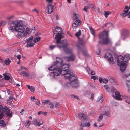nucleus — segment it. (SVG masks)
<instances>
[{
    "label": "nucleus",
    "instance_id": "obj_18",
    "mask_svg": "<svg viewBox=\"0 0 130 130\" xmlns=\"http://www.w3.org/2000/svg\"><path fill=\"white\" fill-rule=\"evenodd\" d=\"M86 119H85V120H83V121L82 122V121L81 123L80 124V126H81L82 127H89L90 126V123L89 122H88V123H87L86 122L84 123L83 122L84 121H86Z\"/></svg>",
    "mask_w": 130,
    "mask_h": 130
},
{
    "label": "nucleus",
    "instance_id": "obj_30",
    "mask_svg": "<svg viewBox=\"0 0 130 130\" xmlns=\"http://www.w3.org/2000/svg\"><path fill=\"white\" fill-rule=\"evenodd\" d=\"M89 29L91 34L94 36L95 32L94 29H93L92 27H89Z\"/></svg>",
    "mask_w": 130,
    "mask_h": 130
},
{
    "label": "nucleus",
    "instance_id": "obj_63",
    "mask_svg": "<svg viewBox=\"0 0 130 130\" xmlns=\"http://www.w3.org/2000/svg\"><path fill=\"white\" fill-rule=\"evenodd\" d=\"M42 113H43V112H41V111H39L38 112V114L39 115H40L41 114H42Z\"/></svg>",
    "mask_w": 130,
    "mask_h": 130
},
{
    "label": "nucleus",
    "instance_id": "obj_25",
    "mask_svg": "<svg viewBox=\"0 0 130 130\" xmlns=\"http://www.w3.org/2000/svg\"><path fill=\"white\" fill-rule=\"evenodd\" d=\"M21 75H22V74H23V76H24L29 77V74L26 72L25 71H23L20 73Z\"/></svg>",
    "mask_w": 130,
    "mask_h": 130
},
{
    "label": "nucleus",
    "instance_id": "obj_48",
    "mask_svg": "<svg viewBox=\"0 0 130 130\" xmlns=\"http://www.w3.org/2000/svg\"><path fill=\"white\" fill-rule=\"evenodd\" d=\"M110 113V111H106L105 112L104 115H108Z\"/></svg>",
    "mask_w": 130,
    "mask_h": 130
},
{
    "label": "nucleus",
    "instance_id": "obj_1",
    "mask_svg": "<svg viewBox=\"0 0 130 130\" xmlns=\"http://www.w3.org/2000/svg\"><path fill=\"white\" fill-rule=\"evenodd\" d=\"M59 60H57V62H59L61 64L59 65V68L60 70L62 75H64L66 79H68L71 82V84L72 87H77L78 86L77 78L73 72L69 71V66L66 64H62L63 60L62 59L58 58Z\"/></svg>",
    "mask_w": 130,
    "mask_h": 130
},
{
    "label": "nucleus",
    "instance_id": "obj_57",
    "mask_svg": "<svg viewBox=\"0 0 130 130\" xmlns=\"http://www.w3.org/2000/svg\"><path fill=\"white\" fill-rule=\"evenodd\" d=\"M21 57V56L20 55H18L17 56V58L19 59V60H20Z\"/></svg>",
    "mask_w": 130,
    "mask_h": 130
},
{
    "label": "nucleus",
    "instance_id": "obj_21",
    "mask_svg": "<svg viewBox=\"0 0 130 130\" xmlns=\"http://www.w3.org/2000/svg\"><path fill=\"white\" fill-rule=\"evenodd\" d=\"M87 71L88 73L90 74L94 75L95 74V72L94 71L92 70H90L89 68H87Z\"/></svg>",
    "mask_w": 130,
    "mask_h": 130
},
{
    "label": "nucleus",
    "instance_id": "obj_16",
    "mask_svg": "<svg viewBox=\"0 0 130 130\" xmlns=\"http://www.w3.org/2000/svg\"><path fill=\"white\" fill-rule=\"evenodd\" d=\"M120 16L123 17L127 16L128 18H130V11L128 13V10H124L121 14Z\"/></svg>",
    "mask_w": 130,
    "mask_h": 130
},
{
    "label": "nucleus",
    "instance_id": "obj_40",
    "mask_svg": "<svg viewBox=\"0 0 130 130\" xmlns=\"http://www.w3.org/2000/svg\"><path fill=\"white\" fill-rule=\"evenodd\" d=\"M110 12L108 11V12H105L104 13V15L106 18L108 16V15L110 13Z\"/></svg>",
    "mask_w": 130,
    "mask_h": 130
},
{
    "label": "nucleus",
    "instance_id": "obj_55",
    "mask_svg": "<svg viewBox=\"0 0 130 130\" xmlns=\"http://www.w3.org/2000/svg\"><path fill=\"white\" fill-rule=\"evenodd\" d=\"M21 68L23 70H27V69L23 66L21 67Z\"/></svg>",
    "mask_w": 130,
    "mask_h": 130
},
{
    "label": "nucleus",
    "instance_id": "obj_37",
    "mask_svg": "<svg viewBox=\"0 0 130 130\" xmlns=\"http://www.w3.org/2000/svg\"><path fill=\"white\" fill-rule=\"evenodd\" d=\"M78 17V14L74 13L73 18L74 19H77Z\"/></svg>",
    "mask_w": 130,
    "mask_h": 130
},
{
    "label": "nucleus",
    "instance_id": "obj_4",
    "mask_svg": "<svg viewBox=\"0 0 130 130\" xmlns=\"http://www.w3.org/2000/svg\"><path fill=\"white\" fill-rule=\"evenodd\" d=\"M60 64L59 62H54L52 65L48 68L50 71H53L51 72L50 75L53 77L55 78L61 74L59 68V65Z\"/></svg>",
    "mask_w": 130,
    "mask_h": 130
},
{
    "label": "nucleus",
    "instance_id": "obj_27",
    "mask_svg": "<svg viewBox=\"0 0 130 130\" xmlns=\"http://www.w3.org/2000/svg\"><path fill=\"white\" fill-rule=\"evenodd\" d=\"M31 121L29 120H28L27 121L26 123H25V126L27 128L29 127V126L30 124Z\"/></svg>",
    "mask_w": 130,
    "mask_h": 130
},
{
    "label": "nucleus",
    "instance_id": "obj_49",
    "mask_svg": "<svg viewBox=\"0 0 130 130\" xmlns=\"http://www.w3.org/2000/svg\"><path fill=\"white\" fill-rule=\"evenodd\" d=\"M4 78L6 80H9L10 78V77L8 75H6V76H5Z\"/></svg>",
    "mask_w": 130,
    "mask_h": 130
},
{
    "label": "nucleus",
    "instance_id": "obj_14",
    "mask_svg": "<svg viewBox=\"0 0 130 130\" xmlns=\"http://www.w3.org/2000/svg\"><path fill=\"white\" fill-rule=\"evenodd\" d=\"M117 60V64L120 66V67L122 65L123 63L125 62L123 56L121 55L118 56V57Z\"/></svg>",
    "mask_w": 130,
    "mask_h": 130
},
{
    "label": "nucleus",
    "instance_id": "obj_29",
    "mask_svg": "<svg viewBox=\"0 0 130 130\" xmlns=\"http://www.w3.org/2000/svg\"><path fill=\"white\" fill-rule=\"evenodd\" d=\"M104 87L107 92H109L110 91V89L108 85H105L104 86Z\"/></svg>",
    "mask_w": 130,
    "mask_h": 130
},
{
    "label": "nucleus",
    "instance_id": "obj_15",
    "mask_svg": "<svg viewBox=\"0 0 130 130\" xmlns=\"http://www.w3.org/2000/svg\"><path fill=\"white\" fill-rule=\"evenodd\" d=\"M53 5L50 3L48 4L46 8V13H47L50 14L53 11Z\"/></svg>",
    "mask_w": 130,
    "mask_h": 130
},
{
    "label": "nucleus",
    "instance_id": "obj_60",
    "mask_svg": "<svg viewBox=\"0 0 130 130\" xmlns=\"http://www.w3.org/2000/svg\"><path fill=\"white\" fill-rule=\"evenodd\" d=\"M74 7L76 9H77V5L76 3L74 4Z\"/></svg>",
    "mask_w": 130,
    "mask_h": 130
},
{
    "label": "nucleus",
    "instance_id": "obj_26",
    "mask_svg": "<svg viewBox=\"0 0 130 130\" xmlns=\"http://www.w3.org/2000/svg\"><path fill=\"white\" fill-rule=\"evenodd\" d=\"M105 27L108 26L109 28L110 27H112L113 26V25L112 24L109 22L105 24Z\"/></svg>",
    "mask_w": 130,
    "mask_h": 130
},
{
    "label": "nucleus",
    "instance_id": "obj_52",
    "mask_svg": "<svg viewBox=\"0 0 130 130\" xmlns=\"http://www.w3.org/2000/svg\"><path fill=\"white\" fill-rule=\"evenodd\" d=\"M56 47L55 45H51L50 46V48L51 50H53Z\"/></svg>",
    "mask_w": 130,
    "mask_h": 130
},
{
    "label": "nucleus",
    "instance_id": "obj_32",
    "mask_svg": "<svg viewBox=\"0 0 130 130\" xmlns=\"http://www.w3.org/2000/svg\"><path fill=\"white\" fill-rule=\"evenodd\" d=\"M11 62L10 60L9 59H7L5 61V63L6 65H9Z\"/></svg>",
    "mask_w": 130,
    "mask_h": 130
},
{
    "label": "nucleus",
    "instance_id": "obj_20",
    "mask_svg": "<svg viewBox=\"0 0 130 130\" xmlns=\"http://www.w3.org/2000/svg\"><path fill=\"white\" fill-rule=\"evenodd\" d=\"M129 32L128 30H124L122 32V36L126 38L129 36Z\"/></svg>",
    "mask_w": 130,
    "mask_h": 130
},
{
    "label": "nucleus",
    "instance_id": "obj_31",
    "mask_svg": "<svg viewBox=\"0 0 130 130\" xmlns=\"http://www.w3.org/2000/svg\"><path fill=\"white\" fill-rule=\"evenodd\" d=\"M0 125L2 127H4L6 125L5 123L3 120H1L0 121Z\"/></svg>",
    "mask_w": 130,
    "mask_h": 130
},
{
    "label": "nucleus",
    "instance_id": "obj_54",
    "mask_svg": "<svg viewBox=\"0 0 130 130\" xmlns=\"http://www.w3.org/2000/svg\"><path fill=\"white\" fill-rule=\"evenodd\" d=\"M49 101L48 100H45L44 102H42V103L44 104L47 103Z\"/></svg>",
    "mask_w": 130,
    "mask_h": 130
},
{
    "label": "nucleus",
    "instance_id": "obj_39",
    "mask_svg": "<svg viewBox=\"0 0 130 130\" xmlns=\"http://www.w3.org/2000/svg\"><path fill=\"white\" fill-rule=\"evenodd\" d=\"M12 101V98L11 97H10L9 99L7 100V102L8 103H10Z\"/></svg>",
    "mask_w": 130,
    "mask_h": 130
},
{
    "label": "nucleus",
    "instance_id": "obj_62",
    "mask_svg": "<svg viewBox=\"0 0 130 130\" xmlns=\"http://www.w3.org/2000/svg\"><path fill=\"white\" fill-rule=\"evenodd\" d=\"M35 99V97L34 96H33V97L31 96V100H34V99Z\"/></svg>",
    "mask_w": 130,
    "mask_h": 130
},
{
    "label": "nucleus",
    "instance_id": "obj_22",
    "mask_svg": "<svg viewBox=\"0 0 130 130\" xmlns=\"http://www.w3.org/2000/svg\"><path fill=\"white\" fill-rule=\"evenodd\" d=\"M78 117L80 119H81L82 117H83V119L82 120V122L83 121V120H85L86 119L83 116V113H79L78 115Z\"/></svg>",
    "mask_w": 130,
    "mask_h": 130
},
{
    "label": "nucleus",
    "instance_id": "obj_43",
    "mask_svg": "<svg viewBox=\"0 0 130 130\" xmlns=\"http://www.w3.org/2000/svg\"><path fill=\"white\" fill-rule=\"evenodd\" d=\"M35 102L36 103V104L37 105H38L40 104V102L37 99H36L35 101Z\"/></svg>",
    "mask_w": 130,
    "mask_h": 130
},
{
    "label": "nucleus",
    "instance_id": "obj_34",
    "mask_svg": "<svg viewBox=\"0 0 130 130\" xmlns=\"http://www.w3.org/2000/svg\"><path fill=\"white\" fill-rule=\"evenodd\" d=\"M14 17V15H11L7 17L6 19L7 20H10L12 19Z\"/></svg>",
    "mask_w": 130,
    "mask_h": 130
},
{
    "label": "nucleus",
    "instance_id": "obj_64",
    "mask_svg": "<svg viewBox=\"0 0 130 130\" xmlns=\"http://www.w3.org/2000/svg\"><path fill=\"white\" fill-rule=\"evenodd\" d=\"M94 126L95 127H98V125H97L96 124V123H95L93 124Z\"/></svg>",
    "mask_w": 130,
    "mask_h": 130
},
{
    "label": "nucleus",
    "instance_id": "obj_41",
    "mask_svg": "<svg viewBox=\"0 0 130 130\" xmlns=\"http://www.w3.org/2000/svg\"><path fill=\"white\" fill-rule=\"evenodd\" d=\"M103 115H101L99 117V119L98 120V122L101 120L103 119Z\"/></svg>",
    "mask_w": 130,
    "mask_h": 130
},
{
    "label": "nucleus",
    "instance_id": "obj_6",
    "mask_svg": "<svg viewBox=\"0 0 130 130\" xmlns=\"http://www.w3.org/2000/svg\"><path fill=\"white\" fill-rule=\"evenodd\" d=\"M62 29L58 27H56L55 28V30L53 31V36L55 34V32H58L56 34L55 37V39H56V42L57 44L58 47H60L61 46L60 43L63 41L65 40H63L61 42H60L62 38L61 34Z\"/></svg>",
    "mask_w": 130,
    "mask_h": 130
},
{
    "label": "nucleus",
    "instance_id": "obj_36",
    "mask_svg": "<svg viewBox=\"0 0 130 130\" xmlns=\"http://www.w3.org/2000/svg\"><path fill=\"white\" fill-rule=\"evenodd\" d=\"M126 84L128 88V90L130 91V80H127L126 82Z\"/></svg>",
    "mask_w": 130,
    "mask_h": 130
},
{
    "label": "nucleus",
    "instance_id": "obj_17",
    "mask_svg": "<svg viewBox=\"0 0 130 130\" xmlns=\"http://www.w3.org/2000/svg\"><path fill=\"white\" fill-rule=\"evenodd\" d=\"M81 21L80 20H77L72 24L73 28H76L78 26L80 25Z\"/></svg>",
    "mask_w": 130,
    "mask_h": 130
},
{
    "label": "nucleus",
    "instance_id": "obj_59",
    "mask_svg": "<svg viewBox=\"0 0 130 130\" xmlns=\"http://www.w3.org/2000/svg\"><path fill=\"white\" fill-rule=\"evenodd\" d=\"M53 0H46V2H48L49 3H52Z\"/></svg>",
    "mask_w": 130,
    "mask_h": 130
},
{
    "label": "nucleus",
    "instance_id": "obj_33",
    "mask_svg": "<svg viewBox=\"0 0 130 130\" xmlns=\"http://www.w3.org/2000/svg\"><path fill=\"white\" fill-rule=\"evenodd\" d=\"M70 96L72 98H73L74 99H77L78 100H79L80 99L79 98L77 97V96H76L74 95L73 94H71L70 95Z\"/></svg>",
    "mask_w": 130,
    "mask_h": 130
},
{
    "label": "nucleus",
    "instance_id": "obj_10",
    "mask_svg": "<svg viewBox=\"0 0 130 130\" xmlns=\"http://www.w3.org/2000/svg\"><path fill=\"white\" fill-rule=\"evenodd\" d=\"M115 95H114L113 97L114 98L117 100H122V99L125 100V101L128 104H130V101H128L127 100L129 99V98L128 97L124 96H123L122 98H121L119 92L118 91H116L115 93Z\"/></svg>",
    "mask_w": 130,
    "mask_h": 130
},
{
    "label": "nucleus",
    "instance_id": "obj_50",
    "mask_svg": "<svg viewBox=\"0 0 130 130\" xmlns=\"http://www.w3.org/2000/svg\"><path fill=\"white\" fill-rule=\"evenodd\" d=\"M101 52V50L100 49H99L98 51H97L96 52V54L98 55H100V53Z\"/></svg>",
    "mask_w": 130,
    "mask_h": 130
},
{
    "label": "nucleus",
    "instance_id": "obj_7",
    "mask_svg": "<svg viewBox=\"0 0 130 130\" xmlns=\"http://www.w3.org/2000/svg\"><path fill=\"white\" fill-rule=\"evenodd\" d=\"M33 37L31 36L26 40V42L27 45L25 46L26 47H32L34 44V43L40 40V38L39 37H37L34 39L33 41Z\"/></svg>",
    "mask_w": 130,
    "mask_h": 130
},
{
    "label": "nucleus",
    "instance_id": "obj_8",
    "mask_svg": "<svg viewBox=\"0 0 130 130\" xmlns=\"http://www.w3.org/2000/svg\"><path fill=\"white\" fill-rule=\"evenodd\" d=\"M22 27H23V29L22 31L20 30V34H19L18 35L19 38L29 35L32 32V31L33 30V29L27 28L25 30V31L24 32L25 28L23 26V24L22 25Z\"/></svg>",
    "mask_w": 130,
    "mask_h": 130
},
{
    "label": "nucleus",
    "instance_id": "obj_53",
    "mask_svg": "<svg viewBox=\"0 0 130 130\" xmlns=\"http://www.w3.org/2000/svg\"><path fill=\"white\" fill-rule=\"evenodd\" d=\"M94 94L93 93H92L91 95L90 99H91L92 100H93V99H94Z\"/></svg>",
    "mask_w": 130,
    "mask_h": 130
},
{
    "label": "nucleus",
    "instance_id": "obj_35",
    "mask_svg": "<svg viewBox=\"0 0 130 130\" xmlns=\"http://www.w3.org/2000/svg\"><path fill=\"white\" fill-rule=\"evenodd\" d=\"M81 31L79 30L75 34V35L77 37H78L81 35Z\"/></svg>",
    "mask_w": 130,
    "mask_h": 130
},
{
    "label": "nucleus",
    "instance_id": "obj_44",
    "mask_svg": "<svg viewBox=\"0 0 130 130\" xmlns=\"http://www.w3.org/2000/svg\"><path fill=\"white\" fill-rule=\"evenodd\" d=\"M88 8L89 7L88 6H85L83 10L86 12H87V11L88 9Z\"/></svg>",
    "mask_w": 130,
    "mask_h": 130
},
{
    "label": "nucleus",
    "instance_id": "obj_51",
    "mask_svg": "<svg viewBox=\"0 0 130 130\" xmlns=\"http://www.w3.org/2000/svg\"><path fill=\"white\" fill-rule=\"evenodd\" d=\"M50 107V108H52L53 107L54 105L53 103L51 102H50L49 103Z\"/></svg>",
    "mask_w": 130,
    "mask_h": 130
},
{
    "label": "nucleus",
    "instance_id": "obj_13",
    "mask_svg": "<svg viewBox=\"0 0 130 130\" xmlns=\"http://www.w3.org/2000/svg\"><path fill=\"white\" fill-rule=\"evenodd\" d=\"M76 46L78 48V52L79 53L80 51H82V49L85 48L84 42L83 40L79 42L78 44Z\"/></svg>",
    "mask_w": 130,
    "mask_h": 130
},
{
    "label": "nucleus",
    "instance_id": "obj_58",
    "mask_svg": "<svg viewBox=\"0 0 130 130\" xmlns=\"http://www.w3.org/2000/svg\"><path fill=\"white\" fill-rule=\"evenodd\" d=\"M32 11L33 12H35L36 13H38V11L35 9H33Z\"/></svg>",
    "mask_w": 130,
    "mask_h": 130
},
{
    "label": "nucleus",
    "instance_id": "obj_38",
    "mask_svg": "<svg viewBox=\"0 0 130 130\" xmlns=\"http://www.w3.org/2000/svg\"><path fill=\"white\" fill-rule=\"evenodd\" d=\"M130 76V73L127 74H124L123 75V77L124 78H126L129 76Z\"/></svg>",
    "mask_w": 130,
    "mask_h": 130
},
{
    "label": "nucleus",
    "instance_id": "obj_56",
    "mask_svg": "<svg viewBox=\"0 0 130 130\" xmlns=\"http://www.w3.org/2000/svg\"><path fill=\"white\" fill-rule=\"evenodd\" d=\"M55 107L56 108H57L58 107V106L59 105V103L57 102H56L55 103Z\"/></svg>",
    "mask_w": 130,
    "mask_h": 130
},
{
    "label": "nucleus",
    "instance_id": "obj_23",
    "mask_svg": "<svg viewBox=\"0 0 130 130\" xmlns=\"http://www.w3.org/2000/svg\"><path fill=\"white\" fill-rule=\"evenodd\" d=\"M27 87L32 92H34L35 90V88L33 86H30L29 85H27Z\"/></svg>",
    "mask_w": 130,
    "mask_h": 130
},
{
    "label": "nucleus",
    "instance_id": "obj_9",
    "mask_svg": "<svg viewBox=\"0 0 130 130\" xmlns=\"http://www.w3.org/2000/svg\"><path fill=\"white\" fill-rule=\"evenodd\" d=\"M125 62L120 67V71L122 72H123L125 69L126 67V66L127 64V61L129 60L130 59V56L129 54H127L125 55L123 57Z\"/></svg>",
    "mask_w": 130,
    "mask_h": 130
},
{
    "label": "nucleus",
    "instance_id": "obj_12",
    "mask_svg": "<svg viewBox=\"0 0 130 130\" xmlns=\"http://www.w3.org/2000/svg\"><path fill=\"white\" fill-rule=\"evenodd\" d=\"M1 112L5 113L8 116H10L11 115L9 108L7 107L4 106L2 108Z\"/></svg>",
    "mask_w": 130,
    "mask_h": 130
},
{
    "label": "nucleus",
    "instance_id": "obj_61",
    "mask_svg": "<svg viewBox=\"0 0 130 130\" xmlns=\"http://www.w3.org/2000/svg\"><path fill=\"white\" fill-rule=\"evenodd\" d=\"M24 110L23 109L20 112V113H21V115H23V113H22L24 112Z\"/></svg>",
    "mask_w": 130,
    "mask_h": 130
},
{
    "label": "nucleus",
    "instance_id": "obj_47",
    "mask_svg": "<svg viewBox=\"0 0 130 130\" xmlns=\"http://www.w3.org/2000/svg\"><path fill=\"white\" fill-rule=\"evenodd\" d=\"M97 78L96 76H91V79L94 80H95L97 79Z\"/></svg>",
    "mask_w": 130,
    "mask_h": 130
},
{
    "label": "nucleus",
    "instance_id": "obj_42",
    "mask_svg": "<svg viewBox=\"0 0 130 130\" xmlns=\"http://www.w3.org/2000/svg\"><path fill=\"white\" fill-rule=\"evenodd\" d=\"M108 81V80L106 78L103 79H102V82L104 83H106Z\"/></svg>",
    "mask_w": 130,
    "mask_h": 130
},
{
    "label": "nucleus",
    "instance_id": "obj_28",
    "mask_svg": "<svg viewBox=\"0 0 130 130\" xmlns=\"http://www.w3.org/2000/svg\"><path fill=\"white\" fill-rule=\"evenodd\" d=\"M103 99L102 96L100 95L98 97L97 101L100 103H102L103 102Z\"/></svg>",
    "mask_w": 130,
    "mask_h": 130
},
{
    "label": "nucleus",
    "instance_id": "obj_3",
    "mask_svg": "<svg viewBox=\"0 0 130 130\" xmlns=\"http://www.w3.org/2000/svg\"><path fill=\"white\" fill-rule=\"evenodd\" d=\"M60 47H58L59 48H60L61 47H63V50L66 53L71 54L70 56L65 57L66 59L69 61H74L75 58V55L72 53V50L71 49L67 47L68 44L67 41H63L60 43Z\"/></svg>",
    "mask_w": 130,
    "mask_h": 130
},
{
    "label": "nucleus",
    "instance_id": "obj_11",
    "mask_svg": "<svg viewBox=\"0 0 130 130\" xmlns=\"http://www.w3.org/2000/svg\"><path fill=\"white\" fill-rule=\"evenodd\" d=\"M104 57L109 61L111 64H113L115 62V60L113 58L112 54L109 53H107L104 55Z\"/></svg>",
    "mask_w": 130,
    "mask_h": 130
},
{
    "label": "nucleus",
    "instance_id": "obj_46",
    "mask_svg": "<svg viewBox=\"0 0 130 130\" xmlns=\"http://www.w3.org/2000/svg\"><path fill=\"white\" fill-rule=\"evenodd\" d=\"M90 7L93 10H94L95 9L94 5L92 4H90L89 5Z\"/></svg>",
    "mask_w": 130,
    "mask_h": 130
},
{
    "label": "nucleus",
    "instance_id": "obj_2",
    "mask_svg": "<svg viewBox=\"0 0 130 130\" xmlns=\"http://www.w3.org/2000/svg\"><path fill=\"white\" fill-rule=\"evenodd\" d=\"M9 31L14 33L18 32L16 35L18 38L19 34H20V30L22 31L23 27H22V21L21 20L9 21L8 22Z\"/></svg>",
    "mask_w": 130,
    "mask_h": 130
},
{
    "label": "nucleus",
    "instance_id": "obj_19",
    "mask_svg": "<svg viewBox=\"0 0 130 130\" xmlns=\"http://www.w3.org/2000/svg\"><path fill=\"white\" fill-rule=\"evenodd\" d=\"M34 125L36 126H40V125H42L43 122L42 121H41L39 119H35L34 120Z\"/></svg>",
    "mask_w": 130,
    "mask_h": 130
},
{
    "label": "nucleus",
    "instance_id": "obj_45",
    "mask_svg": "<svg viewBox=\"0 0 130 130\" xmlns=\"http://www.w3.org/2000/svg\"><path fill=\"white\" fill-rule=\"evenodd\" d=\"M4 114L2 112H0V119H1L4 116Z\"/></svg>",
    "mask_w": 130,
    "mask_h": 130
},
{
    "label": "nucleus",
    "instance_id": "obj_24",
    "mask_svg": "<svg viewBox=\"0 0 130 130\" xmlns=\"http://www.w3.org/2000/svg\"><path fill=\"white\" fill-rule=\"evenodd\" d=\"M7 21L5 20L2 21L0 23V27L5 26L7 24Z\"/></svg>",
    "mask_w": 130,
    "mask_h": 130
},
{
    "label": "nucleus",
    "instance_id": "obj_5",
    "mask_svg": "<svg viewBox=\"0 0 130 130\" xmlns=\"http://www.w3.org/2000/svg\"><path fill=\"white\" fill-rule=\"evenodd\" d=\"M108 32L104 31L99 34V39L100 40L98 42L99 44L106 45L108 43L112 44L111 40L108 38Z\"/></svg>",
    "mask_w": 130,
    "mask_h": 130
}]
</instances>
